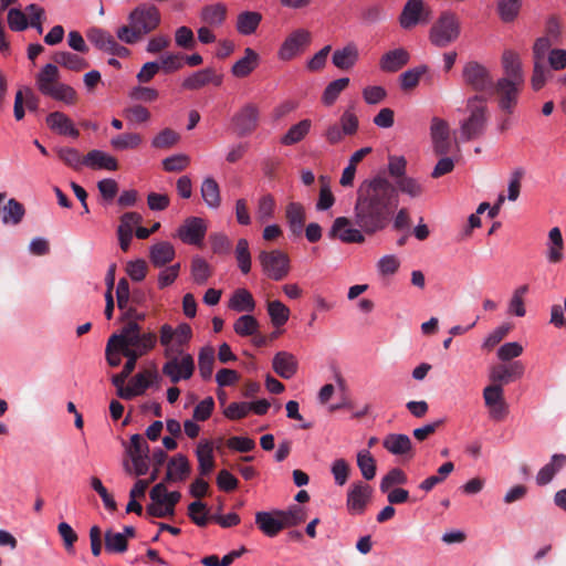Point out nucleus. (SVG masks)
<instances>
[{
	"label": "nucleus",
	"mask_w": 566,
	"mask_h": 566,
	"mask_svg": "<svg viewBox=\"0 0 566 566\" xmlns=\"http://www.w3.org/2000/svg\"><path fill=\"white\" fill-rule=\"evenodd\" d=\"M399 205L398 190L385 176L364 180L356 193L354 217H338L329 230L331 239L344 243H364L366 235L384 231Z\"/></svg>",
	"instance_id": "f257e3e1"
},
{
	"label": "nucleus",
	"mask_w": 566,
	"mask_h": 566,
	"mask_svg": "<svg viewBox=\"0 0 566 566\" xmlns=\"http://www.w3.org/2000/svg\"><path fill=\"white\" fill-rule=\"evenodd\" d=\"M128 20L129 25L118 28L116 35L120 41L134 44L157 29L160 24V13L155 6L142 3L129 13Z\"/></svg>",
	"instance_id": "f03ea898"
},
{
	"label": "nucleus",
	"mask_w": 566,
	"mask_h": 566,
	"mask_svg": "<svg viewBox=\"0 0 566 566\" xmlns=\"http://www.w3.org/2000/svg\"><path fill=\"white\" fill-rule=\"evenodd\" d=\"M469 116L461 122L460 132L463 140H472L483 135L489 114L486 99L481 95H474L467 102Z\"/></svg>",
	"instance_id": "7ed1b4c3"
},
{
	"label": "nucleus",
	"mask_w": 566,
	"mask_h": 566,
	"mask_svg": "<svg viewBox=\"0 0 566 566\" xmlns=\"http://www.w3.org/2000/svg\"><path fill=\"white\" fill-rule=\"evenodd\" d=\"M40 93L56 101L69 102L70 86L61 82L57 65L48 63L35 75Z\"/></svg>",
	"instance_id": "20e7f679"
},
{
	"label": "nucleus",
	"mask_w": 566,
	"mask_h": 566,
	"mask_svg": "<svg viewBox=\"0 0 566 566\" xmlns=\"http://www.w3.org/2000/svg\"><path fill=\"white\" fill-rule=\"evenodd\" d=\"M460 34V24L454 13L443 12L432 24L429 33L431 43L439 48H446L454 42Z\"/></svg>",
	"instance_id": "39448f33"
},
{
	"label": "nucleus",
	"mask_w": 566,
	"mask_h": 566,
	"mask_svg": "<svg viewBox=\"0 0 566 566\" xmlns=\"http://www.w3.org/2000/svg\"><path fill=\"white\" fill-rule=\"evenodd\" d=\"M524 83L511 81L509 78H499L493 83L489 93L495 95L499 108L511 115L517 103Z\"/></svg>",
	"instance_id": "423d86ee"
},
{
	"label": "nucleus",
	"mask_w": 566,
	"mask_h": 566,
	"mask_svg": "<svg viewBox=\"0 0 566 566\" xmlns=\"http://www.w3.org/2000/svg\"><path fill=\"white\" fill-rule=\"evenodd\" d=\"M165 358H167V361L161 370L172 384H177L181 379H189L193 375V357L185 353L184 349H181L180 354H171L170 356H165Z\"/></svg>",
	"instance_id": "0eeeda50"
},
{
	"label": "nucleus",
	"mask_w": 566,
	"mask_h": 566,
	"mask_svg": "<svg viewBox=\"0 0 566 566\" xmlns=\"http://www.w3.org/2000/svg\"><path fill=\"white\" fill-rule=\"evenodd\" d=\"M258 259L262 271L271 280L281 281L290 272L289 255L281 250L261 251Z\"/></svg>",
	"instance_id": "6e6552de"
},
{
	"label": "nucleus",
	"mask_w": 566,
	"mask_h": 566,
	"mask_svg": "<svg viewBox=\"0 0 566 566\" xmlns=\"http://www.w3.org/2000/svg\"><path fill=\"white\" fill-rule=\"evenodd\" d=\"M462 76L464 83L476 92H490L493 87L494 80L490 71L475 61L468 62L464 65Z\"/></svg>",
	"instance_id": "1a4fd4ad"
},
{
	"label": "nucleus",
	"mask_w": 566,
	"mask_h": 566,
	"mask_svg": "<svg viewBox=\"0 0 566 566\" xmlns=\"http://www.w3.org/2000/svg\"><path fill=\"white\" fill-rule=\"evenodd\" d=\"M431 10L423 0H408L399 15V24L405 30H410L420 23H428Z\"/></svg>",
	"instance_id": "9d476101"
},
{
	"label": "nucleus",
	"mask_w": 566,
	"mask_h": 566,
	"mask_svg": "<svg viewBox=\"0 0 566 566\" xmlns=\"http://www.w3.org/2000/svg\"><path fill=\"white\" fill-rule=\"evenodd\" d=\"M311 43V33L305 29L293 31L282 43L279 57L290 61L301 54Z\"/></svg>",
	"instance_id": "9b49d317"
},
{
	"label": "nucleus",
	"mask_w": 566,
	"mask_h": 566,
	"mask_svg": "<svg viewBox=\"0 0 566 566\" xmlns=\"http://www.w3.org/2000/svg\"><path fill=\"white\" fill-rule=\"evenodd\" d=\"M127 453L134 464L135 474L140 476L148 472L149 446L143 436L136 433L130 437V444Z\"/></svg>",
	"instance_id": "f8f14e48"
},
{
	"label": "nucleus",
	"mask_w": 566,
	"mask_h": 566,
	"mask_svg": "<svg viewBox=\"0 0 566 566\" xmlns=\"http://www.w3.org/2000/svg\"><path fill=\"white\" fill-rule=\"evenodd\" d=\"M259 108L255 104H245L232 117L234 132L238 136L243 137L252 134L259 125Z\"/></svg>",
	"instance_id": "ddd939ff"
},
{
	"label": "nucleus",
	"mask_w": 566,
	"mask_h": 566,
	"mask_svg": "<svg viewBox=\"0 0 566 566\" xmlns=\"http://www.w3.org/2000/svg\"><path fill=\"white\" fill-rule=\"evenodd\" d=\"M485 406L490 409V417L495 421L503 420L509 413V406L503 396L501 385H490L483 390Z\"/></svg>",
	"instance_id": "4468645a"
},
{
	"label": "nucleus",
	"mask_w": 566,
	"mask_h": 566,
	"mask_svg": "<svg viewBox=\"0 0 566 566\" xmlns=\"http://www.w3.org/2000/svg\"><path fill=\"white\" fill-rule=\"evenodd\" d=\"M207 232V226L203 219L199 217H189L177 231L178 238L187 244L198 245L202 242Z\"/></svg>",
	"instance_id": "2eb2a0df"
},
{
	"label": "nucleus",
	"mask_w": 566,
	"mask_h": 566,
	"mask_svg": "<svg viewBox=\"0 0 566 566\" xmlns=\"http://www.w3.org/2000/svg\"><path fill=\"white\" fill-rule=\"evenodd\" d=\"M373 489L361 482L354 483L347 493V510L350 514H363L370 501Z\"/></svg>",
	"instance_id": "dca6fc26"
},
{
	"label": "nucleus",
	"mask_w": 566,
	"mask_h": 566,
	"mask_svg": "<svg viewBox=\"0 0 566 566\" xmlns=\"http://www.w3.org/2000/svg\"><path fill=\"white\" fill-rule=\"evenodd\" d=\"M433 151L437 156H446L451 150L449 125L446 120L433 118L431 124Z\"/></svg>",
	"instance_id": "f3484780"
},
{
	"label": "nucleus",
	"mask_w": 566,
	"mask_h": 566,
	"mask_svg": "<svg viewBox=\"0 0 566 566\" xmlns=\"http://www.w3.org/2000/svg\"><path fill=\"white\" fill-rule=\"evenodd\" d=\"M524 365L522 361L516 360L509 365H497L492 368L490 378L493 385H504L513 380L520 379L524 374Z\"/></svg>",
	"instance_id": "a211bd4d"
},
{
	"label": "nucleus",
	"mask_w": 566,
	"mask_h": 566,
	"mask_svg": "<svg viewBox=\"0 0 566 566\" xmlns=\"http://www.w3.org/2000/svg\"><path fill=\"white\" fill-rule=\"evenodd\" d=\"M222 83V75L217 74L212 67H207L192 73L184 80L182 87L190 91H197L208 84L220 86Z\"/></svg>",
	"instance_id": "6ab92c4d"
},
{
	"label": "nucleus",
	"mask_w": 566,
	"mask_h": 566,
	"mask_svg": "<svg viewBox=\"0 0 566 566\" xmlns=\"http://www.w3.org/2000/svg\"><path fill=\"white\" fill-rule=\"evenodd\" d=\"M382 447L394 455L411 459L413 457L412 442L407 434L389 433L384 438Z\"/></svg>",
	"instance_id": "aec40b11"
},
{
	"label": "nucleus",
	"mask_w": 566,
	"mask_h": 566,
	"mask_svg": "<svg viewBox=\"0 0 566 566\" xmlns=\"http://www.w3.org/2000/svg\"><path fill=\"white\" fill-rule=\"evenodd\" d=\"M545 247V254L548 263L558 264L564 260L565 242L558 227H554L548 231Z\"/></svg>",
	"instance_id": "412c9836"
},
{
	"label": "nucleus",
	"mask_w": 566,
	"mask_h": 566,
	"mask_svg": "<svg viewBox=\"0 0 566 566\" xmlns=\"http://www.w3.org/2000/svg\"><path fill=\"white\" fill-rule=\"evenodd\" d=\"M191 472L190 463L186 455L178 453L170 458L167 464V472L165 482H181L185 481Z\"/></svg>",
	"instance_id": "4be33fe9"
},
{
	"label": "nucleus",
	"mask_w": 566,
	"mask_h": 566,
	"mask_svg": "<svg viewBox=\"0 0 566 566\" xmlns=\"http://www.w3.org/2000/svg\"><path fill=\"white\" fill-rule=\"evenodd\" d=\"M409 57L407 50L402 48L395 49L381 56L379 66L384 72L394 73L402 69L409 62Z\"/></svg>",
	"instance_id": "5701e85b"
},
{
	"label": "nucleus",
	"mask_w": 566,
	"mask_h": 566,
	"mask_svg": "<svg viewBox=\"0 0 566 566\" xmlns=\"http://www.w3.org/2000/svg\"><path fill=\"white\" fill-rule=\"evenodd\" d=\"M273 370L282 378L290 379L297 371L296 358L287 352H279L272 360Z\"/></svg>",
	"instance_id": "b1692460"
},
{
	"label": "nucleus",
	"mask_w": 566,
	"mask_h": 566,
	"mask_svg": "<svg viewBox=\"0 0 566 566\" xmlns=\"http://www.w3.org/2000/svg\"><path fill=\"white\" fill-rule=\"evenodd\" d=\"M255 524L259 530L269 537L276 536L283 530L281 516L276 515L275 511L273 513L264 511L258 512L255 514Z\"/></svg>",
	"instance_id": "393cba45"
},
{
	"label": "nucleus",
	"mask_w": 566,
	"mask_h": 566,
	"mask_svg": "<svg viewBox=\"0 0 566 566\" xmlns=\"http://www.w3.org/2000/svg\"><path fill=\"white\" fill-rule=\"evenodd\" d=\"M176 252L171 243L160 241L150 247L149 259L154 266L164 268L175 259Z\"/></svg>",
	"instance_id": "a878e982"
},
{
	"label": "nucleus",
	"mask_w": 566,
	"mask_h": 566,
	"mask_svg": "<svg viewBox=\"0 0 566 566\" xmlns=\"http://www.w3.org/2000/svg\"><path fill=\"white\" fill-rule=\"evenodd\" d=\"M285 218L291 232L300 237L303 233L306 219L304 207L300 202H290L286 206Z\"/></svg>",
	"instance_id": "bb28decb"
},
{
	"label": "nucleus",
	"mask_w": 566,
	"mask_h": 566,
	"mask_svg": "<svg viewBox=\"0 0 566 566\" xmlns=\"http://www.w3.org/2000/svg\"><path fill=\"white\" fill-rule=\"evenodd\" d=\"M502 65L504 70V76L502 78H509L511 81L524 83L521 61L515 52L511 50L504 51L502 55Z\"/></svg>",
	"instance_id": "cd10ccee"
},
{
	"label": "nucleus",
	"mask_w": 566,
	"mask_h": 566,
	"mask_svg": "<svg viewBox=\"0 0 566 566\" xmlns=\"http://www.w3.org/2000/svg\"><path fill=\"white\" fill-rule=\"evenodd\" d=\"M358 49L356 44L349 43L343 49L336 50L333 54V64L339 69L347 71L352 69L358 61Z\"/></svg>",
	"instance_id": "c85d7f7f"
},
{
	"label": "nucleus",
	"mask_w": 566,
	"mask_h": 566,
	"mask_svg": "<svg viewBox=\"0 0 566 566\" xmlns=\"http://www.w3.org/2000/svg\"><path fill=\"white\" fill-rule=\"evenodd\" d=\"M566 465V455L562 453L554 454L551 462L545 464L536 475L538 485L548 484L564 467Z\"/></svg>",
	"instance_id": "c756f323"
},
{
	"label": "nucleus",
	"mask_w": 566,
	"mask_h": 566,
	"mask_svg": "<svg viewBox=\"0 0 566 566\" xmlns=\"http://www.w3.org/2000/svg\"><path fill=\"white\" fill-rule=\"evenodd\" d=\"M83 164L93 169L116 170L117 159L102 150H91L83 159Z\"/></svg>",
	"instance_id": "7c9ffc66"
},
{
	"label": "nucleus",
	"mask_w": 566,
	"mask_h": 566,
	"mask_svg": "<svg viewBox=\"0 0 566 566\" xmlns=\"http://www.w3.org/2000/svg\"><path fill=\"white\" fill-rule=\"evenodd\" d=\"M198 470L201 475H208L214 468L213 448L210 441H202L196 450Z\"/></svg>",
	"instance_id": "2f4dec72"
},
{
	"label": "nucleus",
	"mask_w": 566,
	"mask_h": 566,
	"mask_svg": "<svg viewBox=\"0 0 566 566\" xmlns=\"http://www.w3.org/2000/svg\"><path fill=\"white\" fill-rule=\"evenodd\" d=\"M259 55L251 48L244 50V56L232 66V74L237 77L248 76L258 66Z\"/></svg>",
	"instance_id": "473e14b6"
},
{
	"label": "nucleus",
	"mask_w": 566,
	"mask_h": 566,
	"mask_svg": "<svg viewBox=\"0 0 566 566\" xmlns=\"http://www.w3.org/2000/svg\"><path fill=\"white\" fill-rule=\"evenodd\" d=\"M229 307L237 312H253L255 301L248 290L238 289L230 298Z\"/></svg>",
	"instance_id": "72a5a7b5"
},
{
	"label": "nucleus",
	"mask_w": 566,
	"mask_h": 566,
	"mask_svg": "<svg viewBox=\"0 0 566 566\" xmlns=\"http://www.w3.org/2000/svg\"><path fill=\"white\" fill-rule=\"evenodd\" d=\"M226 15L227 8L222 3L206 6L201 10V20L210 27H220Z\"/></svg>",
	"instance_id": "f704fd0d"
},
{
	"label": "nucleus",
	"mask_w": 566,
	"mask_h": 566,
	"mask_svg": "<svg viewBox=\"0 0 566 566\" xmlns=\"http://www.w3.org/2000/svg\"><path fill=\"white\" fill-rule=\"evenodd\" d=\"M86 36L97 49L106 53L111 52L116 42L109 32L98 28L90 29L86 32Z\"/></svg>",
	"instance_id": "c9c22d12"
},
{
	"label": "nucleus",
	"mask_w": 566,
	"mask_h": 566,
	"mask_svg": "<svg viewBox=\"0 0 566 566\" xmlns=\"http://www.w3.org/2000/svg\"><path fill=\"white\" fill-rule=\"evenodd\" d=\"M25 209L23 205L17 199L11 198L3 207L2 222L4 224L17 226L22 221Z\"/></svg>",
	"instance_id": "e433bc0d"
},
{
	"label": "nucleus",
	"mask_w": 566,
	"mask_h": 566,
	"mask_svg": "<svg viewBox=\"0 0 566 566\" xmlns=\"http://www.w3.org/2000/svg\"><path fill=\"white\" fill-rule=\"evenodd\" d=\"M261 20L262 15L259 12L244 11L238 15L237 29L241 34H252L258 29Z\"/></svg>",
	"instance_id": "4c0bfd02"
},
{
	"label": "nucleus",
	"mask_w": 566,
	"mask_h": 566,
	"mask_svg": "<svg viewBox=\"0 0 566 566\" xmlns=\"http://www.w3.org/2000/svg\"><path fill=\"white\" fill-rule=\"evenodd\" d=\"M191 277L193 282L198 285H203L207 283L209 277L212 275V268L210 264L201 256H195L191 260Z\"/></svg>",
	"instance_id": "58836bf2"
},
{
	"label": "nucleus",
	"mask_w": 566,
	"mask_h": 566,
	"mask_svg": "<svg viewBox=\"0 0 566 566\" xmlns=\"http://www.w3.org/2000/svg\"><path fill=\"white\" fill-rule=\"evenodd\" d=\"M201 196L208 207L218 208L220 206V189L219 185L213 178L208 177L202 181Z\"/></svg>",
	"instance_id": "ea45409f"
},
{
	"label": "nucleus",
	"mask_w": 566,
	"mask_h": 566,
	"mask_svg": "<svg viewBox=\"0 0 566 566\" xmlns=\"http://www.w3.org/2000/svg\"><path fill=\"white\" fill-rule=\"evenodd\" d=\"M275 514L281 516L283 528L300 525L307 517L305 510L298 505H292L285 511H275Z\"/></svg>",
	"instance_id": "a19ab883"
},
{
	"label": "nucleus",
	"mask_w": 566,
	"mask_h": 566,
	"mask_svg": "<svg viewBox=\"0 0 566 566\" xmlns=\"http://www.w3.org/2000/svg\"><path fill=\"white\" fill-rule=\"evenodd\" d=\"M311 129V120L303 119L290 127L287 133L281 138V143L285 146L294 145L301 142Z\"/></svg>",
	"instance_id": "79ce46f5"
},
{
	"label": "nucleus",
	"mask_w": 566,
	"mask_h": 566,
	"mask_svg": "<svg viewBox=\"0 0 566 566\" xmlns=\"http://www.w3.org/2000/svg\"><path fill=\"white\" fill-rule=\"evenodd\" d=\"M268 313L275 327L283 326L290 317V308L279 300L268 302Z\"/></svg>",
	"instance_id": "37998d69"
},
{
	"label": "nucleus",
	"mask_w": 566,
	"mask_h": 566,
	"mask_svg": "<svg viewBox=\"0 0 566 566\" xmlns=\"http://www.w3.org/2000/svg\"><path fill=\"white\" fill-rule=\"evenodd\" d=\"M142 143L143 137L137 133H124L111 139V145L116 150L136 149Z\"/></svg>",
	"instance_id": "c03bdc74"
},
{
	"label": "nucleus",
	"mask_w": 566,
	"mask_h": 566,
	"mask_svg": "<svg viewBox=\"0 0 566 566\" xmlns=\"http://www.w3.org/2000/svg\"><path fill=\"white\" fill-rule=\"evenodd\" d=\"M349 85L348 77H342L331 82L324 90L322 102L326 106H331L338 98L339 94Z\"/></svg>",
	"instance_id": "a18cd8bd"
},
{
	"label": "nucleus",
	"mask_w": 566,
	"mask_h": 566,
	"mask_svg": "<svg viewBox=\"0 0 566 566\" xmlns=\"http://www.w3.org/2000/svg\"><path fill=\"white\" fill-rule=\"evenodd\" d=\"M159 342L164 346V356L180 354L182 348L176 347L174 328L169 324L161 325L159 329Z\"/></svg>",
	"instance_id": "49530a36"
},
{
	"label": "nucleus",
	"mask_w": 566,
	"mask_h": 566,
	"mask_svg": "<svg viewBox=\"0 0 566 566\" xmlns=\"http://www.w3.org/2000/svg\"><path fill=\"white\" fill-rule=\"evenodd\" d=\"M235 260L238 266L243 274H248L251 271V253L249 250V242L247 239H239L235 250Z\"/></svg>",
	"instance_id": "de8ad7c7"
},
{
	"label": "nucleus",
	"mask_w": 566,
	"mask_h": 566,
	"mask_svg": "<svg viewBox=\"0 0 566 566\" xmlns=\"http://www.w3.org/2000/svg\"><path fill=\"white\" fill-rule=\"evenodd\" d=\"M357 465L366 480H373L376 475V460L368 450H360L357 453Z\"/></svg>",
	"instance_id": "09e8293b"
},
{
	"label": "nucleus",
	"mask_w": 566,
	"mask_h": 566,
	"mask_svg": "<svg viewBox=\"0 0 566 566\" xmlns=\"http://www.w3.org/2000/svg\"><path fill=\"white\" fill-rule=\"evenodd\" d=\"M104 538L105 549L108 553H124L127 551L128 543L124 534L113 532L112 530H107L105 532Z\"/></svg>",
	"instance_id": "8fccbe9b"
},
{
	"label": "nucleus",
	"mask_w": 566,
	"mask_h": 566,
	"mask_svg": "<svg viewBox=\"0 0 566 566\" xmlns=\"http://www.w3.org/2000/svg\"><path fill=\"white\" fill-rule=\"evenodd\" d=\"M127 358V361L124 365L123 370L119 374H116L112 378L113 384H125L126 379L134 371L136 367V363L140 357V354L136 353L133 349H126V353L122 354Z\"/></svg>",
	"instance_id": "3c124183"
},
{
	"label": "nucleus",
	"mask_w": 566,
	"mask_h": 566,
	"mask_svg": "<svg viewBox=\"0 0 566 566\" xmlns=\"http://www.w3.org/2000/svg\"><path fill=\"white\" fill-rule=\"evenodd\" d=\"M200 376L209 379L213 371L214 349L212 347H203L198 357Z\"/></svg>",
	"instance_id": "603ef678"
},
{
	"label": "nucleus",
	"mask_w": 566,
	"mask_h": 566,
	"mask_svg": "<svg viewBox=\"0 0 566 566\" xmlns=\"http://www.w3.org/2000/svg\"><path fill=\"white\" fill-rule=\"evenodd\" d=\"M394 186L398 190V193L402 192L411 198L420 197L423 193L422 185L417 179L409 176L398 179Z\"/></svg>",
	"instance_id": "864d4df0"
},
{
	"label": "nucleus",
	"mask_w": 566,
	"mask_h": 566,
	"mask_svg": "<svg viewBox=\"0 0 566 566\" xmlns=\"http://www.w3.org/2000/svg\"><path fill=\"white\" fill-rule=\"evenodd\" d=\"M407 481V474L401 469L394 468L381 479L379 489L387 493L392 486L406 484Z\"/></svg>",
	"instance_id": "5fc2aeb1"
},
{
	"label": "nucleus",
	"mask_w": 566,
	"mask_h": 566,
	"mask_svg": "<svg viewBox=\"0 0 566 566\" xmlns=\"http://www.w3.org/2000/svg\"><path fill=\"white\" fill-rule=\"evenodd\" d=\"M259 322L252 315L240 316L233 325L234 332L240 336H252L258 332Z\"/></svg>",
	"instance_id": "6e6d98bb"
},
{
	"label": "nucleus",
	"mask_w": 566,
	"mask_h": 566,
	"mask_svg": "<svg viewBox=\"0 0 566 566\" xmlns=\"http://www.w3.org/2000/svg\"><path fill=\"white\" fill-rule=\"evenodd\" d=\"M521 0H499L497 11L502 21L512 22L518 15Z\"/></svg>",
	"instance_id": "4d7b16f0"
},
{
	"label": "nucleus",
	"mask_w": 566,
	"mask_h": 566,
	"mask_svg": "<svg viewBox=\"0 0 566 566\" xmlns=\"http://www.w3.org/2000/svg\"><path fill=\"white\" fill-rule=\"evenodd\" d=\"M275 210V200L274 197L270 193L262 196L259 199L256 218L261 223L266 222L272 219Z\"/></svg>",
	"instance_id": "13d9d810"
},
{
	"label": "nucleus",
	"mask_w": 566,
	"mask_h": 566,
	"mask_svg": "<svg viewBox=\"0 0 566 566\" xmlns=\"http://www.w3.org/2000/svg\"><path fill=\"white\" fill-rule=\"evenodd\" d=\"M188 516L197 526L205 527L209 521L207 505L201 501L190 503Z\"/></svg>",
	"instance_id": "bf43d9fd"
},
{
	"label": "nucleus",
	"mask_w": 566,
	"mask_h": 566,
	"mask_svg": "<svg viewBox=\"0 0 566 566\" xmlns=\"http://www.w3.org/2000/svg\"><path fill=\"white\" fill-rule=\"evenodd\" d=\"M46 123L52 130L61 135H71V122L60 112L51 113L46 118Z\"/></svg>",
	"instance_id": "052dcab7"
},
{
	"label": "nucleus",
	"mask_w": 566,
	"mask_h": 566,
	"mask_svg": "<svg viewBox=\"0 0 566 566\" xmlns=\"http://www.w3.org/2000/svg\"><path fill=\"white\" fill-rule=\"evenodd\" d=\"M427 72V66L420 65L415 69L408 70L400 75L401 88L409 91L415 88L420 77Z\"/></svg>",
	"instance_id": "680f3d73"
},
{
	"label": "nucleus",
	"mask_w": 566,
	"mask_h": 566,
	"mask_svg": "<svg viewBox=\"0 0 566 566\" xmlns=\"http://www.w3.org/2000/svg\"><path fill=\"white\" fill-rule=\"evenodd\" d=\"M528 292V285L524 284V285H521L518 286L514 293H513V296L510 301V304H509V311L510 313L518 316V317H523L526 313L525 311V307H524V300H523V296Z\"/></svg>",
	"instance_id": "e2e57ef3"
},
{
	"label": "nucleus",
	"mask_w": 566,
	"mask_h": 566,
	"mask_svg": "<svg viewBox=\"0 0 566 566\" xmlns=\"http://www.w3.org/2000/svg\"><path fill=\"white\" fill-rule=\"evenodd\" d=\"M157 378L158 374L156 371L145 370L135 375L132 378L130 384L139 396L143 395L145 390L151 385L153 380H156Z\"/></svg>",
	"instance_id": "0e129e2a"
},
{
	"label": "nucleus",
	"mask_w": 566,
	"mask_h": 566,
	"mask_svg": "<svg viewBox=\"0 0 566 566\" xmlns=\"http://www.w3.org/2000/svg\"><path fill=\"white\" fill-rule=\"evenodd\" d=\"M27 15L29 17V25L34 28L39 34L43 33L42 22L45 19V11L43 8L35 3H31L25 8Z\"/></svg>",
	"instance_id": "69168bd1"
},
{
	"label": "nucleus",
	"mask_w": 566,
	"mask_h": 566,
	"mask_svg": "<svg viewBox=\"0 0 566 566\" xmlns=\"http://www.w3.org/2000/svg\"><path fill=\"white\" fill-rule=\"evenodd\" d=\"M178 140L179 135L175 130L165 128L154 137L151 146L155 148L165 149L174 146Z\"/></svg>",
	"instance_id": "338daca9"
},
{
	"label": "nucleus",
	"mask_w": 566,
	"mask_h": 566,
	"mask_svg": "<svg viewBox=\"0 0 566 566\" xmlns=\"http://www.w3.org/2000/svg\"><path fill=\"white\" fill-rule=\"evenodd\" d=\"M8 24L12 31H23L29 27L27 11L23 12L20 9L12 8L8 12Z\"/></svg>",
	"instance_id": "774afa93"
}]
</instances>
